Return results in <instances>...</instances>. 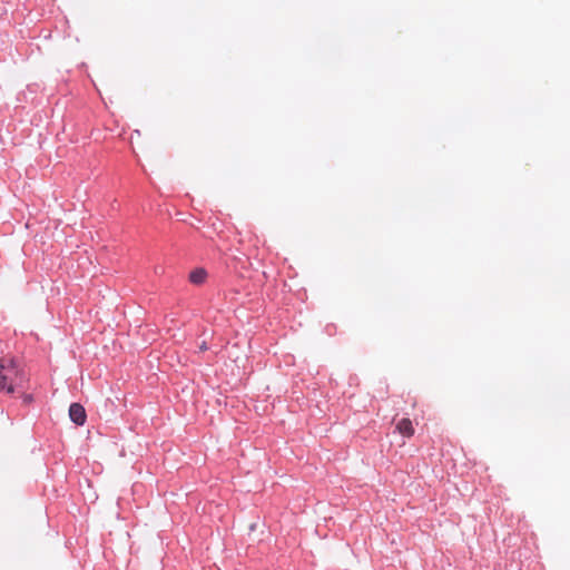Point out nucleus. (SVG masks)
<instances>
[{
	"mask_svg": "<svg viewBox=\"0 0 570 570\" xmlns=\"http://www.w3.org/2000/svg\"><path fill=\"white\" fill-rule=\"evenodd\" d=\"M21 375L14 360H0V387L6 389L8 393H13L12 383Z\"/></svg>",
	"mask_w": 570,
	"mask_h": 570,
	"instance_id": "obj_1",
	"label": "nucleus"
},
{
	"mask_svg": "<svg viewBox=\"0 0 570 570\" xmlns=\"http://www.w3.org/2000/svg\"><path fill=\"white\" fill-rule=\"evenodd\" d=\"M70 420L77 425H82L86 422V411L79 403H72L69 407Z\"/></svg>",
	"mask_w": 570,
	"mask_h": 570,
	"instance_id": "obj_2",
	"label": "nucleus"
},
{
	"mask_svg": "<svg viewBox=\"0 0 570 570\" xmlns=\"http://www.w3.org/2000/svg\"><path fill=\"white\" fill-rule=\"evenodd\" d=\"M396 430L404 436H412L414 434V429L412 422L409 419H402L396 424Z\"/></svg>",
	"mask_w": 570,
	"mask_h": 570,
	"instance_id": "obj_3",
	"label": "nucleus"
},
{
	"mask_svg": "<svg viewBox=\"0 0 570 570\" xmlns=\"http://www.w3.org/2000/svg\"><path fill=\"white\" fill-rule=\"evenodd\" d=\"M206 276H207V273H206L205 269L197 268V269H195V271H193L190 273L189 279H190L191 283L198 285V284H202L205 281Z\"/></svg>",
	"mask_w": 570,
	"mask_h": 570,
	"instance_id": "obj_4",
	"label": "nucleus"
},
{
	"mask_svg": "<svg viewBox=\"0 0 570 570\" xmlns=\"http://www.w3.org/2000/svg\"><path fill=\"white\" fill-rule=\"evenodd\" d=\"M208 347H207V344L206 342H203L200 345H199V350L200 351H206Z\"/></svg>",
	"mask_w": 570,
	"mask_h": 570,
	"instance_id": "obj_5",
	"label": "nucleus"
},
{
	"mask_svg": "<svg viewBox=\"0 0 570 570\" xmlns=\"http://www.w3.org/2000/svg\"><path fill=\"white\" fill-rule=\"evenodd\" d=\"M31 400H32L31 395H26L24 396V402H31Z\"/></svg>",
	"mask_w": 570,
	"mask_h": 570,
	"instance_id": "obj_6",
	"label": "nucleus"
}]
</instances>
